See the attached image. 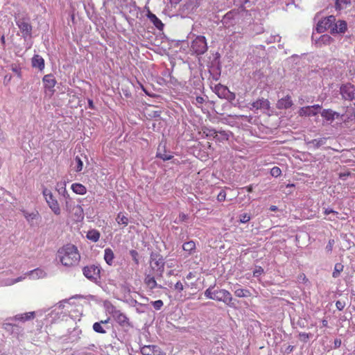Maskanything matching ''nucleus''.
Instances as JSON below:
<instances>
[{
	"label": "nucleus",
	"instance_id": "1",
	"mask_svg": "<svg viewBox=\"0 0 355 355\" xmlns=\"http://www.w3.org/2000/svg\"><path fill=\"white\" fill-rule=\"evenodd\" d=\"M57 258L63 266L73 267L78 264L80 254L76 246L68 243L58 250Z\"/></svg>",
	"mask_w": 355,
	"mask_h": 355
},
{
	"label": "nucleus",
	"instance_id": "2",
	"mask_svg": "<svg viewBox=\"0 0 355 355\" xmlns=\"http://www.w3.org/2000/svg\"><path fill=\"white\" fill-rule=\"evenodd\" d=\"M205 295L208 299L223 302L228 306H232L233 298L232 294L227 290L214 289V286H210L205 291Z\"/></svg>",
	"mask_w": 355,
	"mask_h": 355
},
{
	"label": "nucleus",
	"instance_id": "3",
	"mask_svg": "<svg viewBox=\"0 0 355 355\" xmlns=\"http://www.w3.org/2000/svg\"><path fill=\"white\" fill-rule=\"evenodd\" d=\"M106 311L112 316L113 319L118 324L123 328H130L132 327L131 322L127 315L121 312L112 304L106 305Z\"/></svg>",
	"mask_w": 355,
	"mask_h": 355
},
{
	"label": "nucleus",
	"instance_id": "4",
	"mask_svg": "<svg viewBox=\"0 0 355 355\" xmlns=\"http://www.w3.org/2000/svg\"><path fill=\"white\" fill-rule=\"evenodd\" d=\"M164 265L165 261L162 254L157 252L150 254V267L154 272L162 275L164 270Z\"/></svg>",
	"mask_w": 355,
	"mask_h": 355
},
{
	"label": "nucleus",
	"instance_id": "5",
	"mask_svg": "<svg viewBox=\"0 0 355 355\" xmlns=\"http://www.w3.org/2000/svg\"><path fill=\"white\" fill-rule=\"evenodd\" d=\"M42 194L48 206L53 214L56 216L60 215L61 208L60 204L53 193L47 188H44L42 191Z\"/></svg>",
	"mask_w": 355,
	"mask_h": 355
},
{
	"label": "nucleus",
	"instance_id": "6",
	"mask_svg": "<svg viewBox=\"0 0 355 355\" xmlns=\"http://www.w3.org/2000/svg\"><path fill=\"white\" fill-rule=\"evenodd\" d=\"M335 21L336 18L333 15L324 17L318 23L316 30L318 33L330 30L331 33H334V31H337V25H335Z\"/></svg>",
	"mask_w": 355,
	"mask_h": 355
},
{
	"label": "nucleus",
	"instance_id": "7",
	"mask_svg": "<svg viewBox=\"0 0 355 355\" xmlns=\"http://www.w3.org/2000/svg\"><path fill=\"white\" fill-rule=\"evenodd\" d=\"M240 15L236 10H231L227 12L223 18L222 23L227 29L234 28V26L240 21Z\"/></svg>",
	"mask_w": 355,
	"mask_h": 355
},
{
	"label": "nucleus",
	"instance_id": "8",
	"mask_svg": "<svg viewBox=\"0 0 355 355\" xmlns=\"http://www.w3.org/2000/svg\"><path fill=\"white\" fill-rule=\"evenodd\" d=\"M191 49L197 55H202L207 51V44L205 36H197L193 40L191 46Z\"/></svg>",
	"mask_w": 355,
	"mask_h": 355
},
{
	"label": "nucleus",
	"instance_id": "9",
	"mask_svg": "<svg viewBox=\"0 0 355 355\" xmlns=\"http://www.w3.org/2000/svg\"><path fill=\"white\" fill-rule=\"evenodd\" d=\"M321 107L320 105L302 107L298 110V114L300 116H314L319 113Z\"/></svg>",
	"mask_w": 355,
	"mask_h": 355
},
{
	"label": "nucleus",
	"instance_id": "10",
	"mask_svg": "<svg viewBox=\"0 0 355 355\" xmlns=\"http://www.w3.org/2000/svg\"><path fill=\"white\" fill-rule=\"evenodd\" d=\"M16 24L19 28L21 35L24 38H26L28 36H31L32 32V26L25 19H20L16 21Z\"/></svg>",
	"mask_w": 355,
	"mask_h": 355
},
{
	"label": "nucleus",
	"instance_id": "11",
	"mask_svg": "<svg viewBox=\"0 0 355 355\" xmlns=\"http://www.w3.org/2000/svg\"><path fill=\"white\" fill-rule=\"evenodd\" d=\"M340 94L344 99L352 101L354 98L355 87L350 83L343 85L340 87Z\"/></svg>",
	"mask_w": 355,
	"mask_h": 355
},
{
	"label": "nucleus",
	"instance_id": "12",
	"mask_svg": "<svg viewBox=\"0 0 355 355\" xmlns=\"http://www.w3.org/2000/svg\"><path fill=\"white\" fill-rule=\"evenodd\" d=\"M83 274L89 279L96 280L99 277L100 269L94 266H87L83 268Z\"/></svg>",
	"mask_w": 355,
	"mask_h": 355
},
{
	"label": "nucleus",
	"instance_id": "13",
	"mask_svg": "<svg viewBox=\"0 0 355 355\" xmlns=\"http://www.w3.org/2000/svg\"><path fill=\"white\" fill-rule=\"evenodd\" d=\"M141 353L142 355H166L158 346L157 345H144L141 348Z\"/></svg>",
	"mask_w": 355,
	"mask_h": 355
},
{
	"label": "nucleus",
	"instance_id": "14",
	"mask_svg": "<svg viewBox=\"0 0 355 355\" xmlns=\"http://www.w3.org/2000/svg\"><path fill=\"white\" fill-rule=\"evenodd\" d=\"M214 91L218 96L220 98H228L229 96H232V98H234L235 97L234 94L231 93L226 86L222 85L220 84L216 85L215 86Z\"/></svg>",
	"mask_w": 355,
	"mask_h": 355
},
{
	"label": "nucleus",
	"instance_id": "15",
	"mask_svg": "<svg viewBox=\"0 0 355 355\" xmlns=\"http://www.w3.org/2000/svg\"><path fill=\"white\" fill-rule=\"evenodd\" d=\"M322 117L327 121L331 123L335 119H338L340 116L338 112L333 111L331 109H324L321 112ZM344 115H341V117H344Z\"/></svg>",
	"mask_w": 355,
	"mask_h": 355
},
{
	"label": "nucleus",
	"instance_id": "16",
	"mask_svg": "<svg viewBox=\"0 0 355 355\" xmlns=\"http://www.w3.org/2000/svg\"><path fill=\"white\" fill-rule=\"evenodd\" d=\"M43 83L44 88L49 89L51 92L53 93L54 87L56 84V80L52 74H47L43 77Z\"/></svg>",
	"mask_w": 355,
	"mask_h": 355
},
{
	"label": "nucleus",
	"instance_id": "17",
	"mask_svg": "<svg viewBox=\"0 0 355 355\" xmlns=\"http://www.w3.org/2000/svg\"><path fill=\"white\" fill-rule=\"evenodd\" d=\"M251 110H268L270 108V102L268 99L261 98L252 103Z\"/></svg>",
	"mask_w": 355,
	"mask_h": 355
},
{
	"label": "nucleus",
	"instance_id": "18",
	"mask_svg": "<svg viewBox=\"0 0 355 355\" xmlns=\"http://www.w3.org/2000/svg\"><path fill=\"white\" fill-rule=\"evenodd\" d=\"M35 317V312L31 311V312H27V313H24L17 314L12 318V320L25 322L28 320L34 319Z\"/></svg>",
	"mask_w": 355,
	"mask_h": 355
},
{
	"label": "nucleus",
	"instance_id": "19",
	"mask_svg": "<svg viewBox=\"0 0 355 355\" xmlns=\"http://www.w3.org/2000/svg\"><path fill=\"white\" fill-rule=\"evenodd\" d=\"M293 105L291 97L289 95L279 99L277 102V108L282 109H288L290 108Z\"/></svg>",
	"mask_w": 355,
	"mask_h": 355
},
{
	"label": "nucleus",
	"instance_id": "20",
	"mask_svg": "<svg viewBox=\"0 0 355 355\" xmlns=\"http://www.w3.org/2000/svg\"><path fill=\"white\" fill-rule=\"evenodd\" d=\"M64 209L69 214L72 210L74 209L75 207L77 205H76L74 200L73 198L70 196L69 193L68 192H64Z\"/></svg>",
	"mask_w": 355,
	"mask_h": 355
},
{
	"label": "nucleus",
	"instance_id": "21",
	"mask_svg": "<svg viewBox=\"0 0 355 355\" xmlns=\"http://www.w3.org/2000/svg\"><path fill=\"white\" fill-rule=\"evenodd\" d=\"M32 66L33 67L37 68L42 71L44 68V60L39 55H35L32 58Z\"/></svg>",
	"mask_w": 355,
	"mask_h": 355
},
{
	"label": "nucleus",
	"instance_id": "22",
	"mask_svg": "<svg viewBox=\"0 0 355 355\" xmlns=\"http://www.w3.org/2000/svg\"><path fill=\"white\" fill-rule=\"evenodd\" d=\"M110 318H107L105 320H101L100 322H94L93 324V329L96 333L105 334L106 331L102 327V324H107L110 322Z\"/></svg>",
	"mask_w": 355,
	"mask_h": 355
},
{
	"label": "nucleus",
	"instance_id": "23",
	"mask_svg": "<svg viewBox=\"0 0 355 355\" xmlns=\"http://www.w3.org/2000/svg\"><path fill=\"white\" fill-rule=\"evenodd\" d=\"M72 191L78 195H84L87 193V188L80 183H73L71 186Z\"/></svg>",
	"mask_w": 355,
	"mask_h": 355
},
{
	"label": "nucleus",
	"instance_id": "24",
	"mask_svg": "<svg viewBox=\"0 0 355 355\" xmlns=\"http://www.w3.org/2000/svg\"><path fill=\"white\" fill-rule=\"evenodd\" d=\"M114 259V252L111 248H105L104 251V259L105 262L109 265L112 266Z\"/></svg>",
	"mask_w": 355,
	"mask_h": 355
},
{
	"label": "nucleus",
	"instance_id": "25",
	"mask_svg": "<svg viewBox=\"0 0 355 355\" xmlns=\"http://www.w3.org/2000/svg\"><path fill=\"white\" fill-rule=\"evenodd\" d=\"M71 216H75L76 220H81L84 218V211L81 205H77L74 209L69 214Z\"/></svg>",
	"mask_w": 355,
	"mask_h": 355
},
{
	"label": "nucleus",
	"instance_id": "26",
	"mask_svg": "<svg viewBox=\"0 0 355 355\" xmlns=\"http://www.w3.org/2000/svg\"><path fill=\"white\" fill-rule=\"evenodd\" d=\"M101 236L99 231L93 229L87 232L86 237L87 239L92 242H97Z\"/></svg>",
	"mask_w": 355,
	"mask_h": 355
},
{
	"label": "nucleus",
	"instance_id": "27",
	"mask_svg": "<svg viewBox=\"0 0 355 355\" xmlns=\"http://www.w3.org/2000/svg\"><path fill=\"white\" fill-rule=\"evenodd\" d=\"M196 243L193 241H189L188 242H185L182 245V249L189 253V254H192L196 252Z\"/></svg>",
	"mask_w": 355,
	"mask_h": 355
},
{
	"label": "nucleus",
	"instance_id": "28",
	"mask_svg": "<svg viewBox=\"0 0 355 355\" xmlns=\"http://www.w3.org/2000/svg\"><path fill=\"white\" fill-rule=\"evenodd\" d=\"M229 139V133L226 131H217L215 135V140L218 142H223Z\"/></svg>",
	"mask_w": 355,
	"mask_h": 355
},
{
	"label": "nucleus",
	"instance_id": "29",
	"mask_svg": "<svg viewBox=\"0 0 355 355\" xmlns=\"http://www.w3.org/2000/svg\"><path fill=\"white\" fill-rule=\"evenodd\" d=\"M116 221L119 225H123L124 226L128 225L129 223L128 216L123 212H119L117 214Z\"/></svg>",
	"mask_w": 355,
	"mask_h": 355
},
{
	"label": "nucleus",
	"instance_id": "30",
	"mask_svg": "<svg viewBox=\"0 0 355 355\" xmlns=\"http://www.w3.org/2000/svg\"><path fill=\"white\" fill-rule=\"evenodd\" d=\"M21 211L26 220L29 223L33 221L39 216L37 211L28 212L26 210H22Z\"/></svg>",
	"mask_w": 355,
	"mask_h": 355
},
{
	"label": "nucleus",
	"instance_id": "31",
	"mask_svg": "<svg viewBox=\"0 0 355 355\" xmlns=\"http://www.w3.org/2000/svg\"><path fill=\"white\" fill-rule=\"evenodd\" d=\"M144 282L150 289H153L157 286L156 280L153 277H151L150 275H147L145 277Z\"/></svg>",
	"mask_w": 355,
	"mask_h": 355
},
{
	"label": "nucleus",
	"instance_id": "32",
	"mask_svg": "<svg viewBox=\"0 0 355 355\" xmlns=\"http://www.w3.org/2000/svg\"><path fill=\"white\" fill-rule=\"evenodd\" d=\"M234 295L238 297H250V291L248 289L238 288L234 291Z\"/></svg>",
	"mask_w": 355,
	"mask_h": 355
},
{
	"label": "nucleus",
	"instance_id": "33",
	"mask_svg": "<svg viewBox=\"0 0 355 355\" xmlns=\"http://www.w3.org/2000/svg\"><path fill=\"white\" fill-rule=\"evenodd\" d=\"M149 18L151 20V21L153 23V24L158 28V29H162L164 24H162V21L157 17V16L154 14H150Z\"/></svg>",
	"mask_w": 355,
	"mask_h": 355
},
{
	"label": "nucleus",
	"instance_id": "34",
	"mask_svg": "<svg viewBox=\"0 0 355 355\" xmlns=\"http://www.w3.org/2000/svg\"><path fill=\"white\" fill-rule=\"evenodd\" d=\"M350 3V0H336V9L342 10L346 8L347 6Z\"/></svg>",
	"mask_w": 355,
	"mask_h": 355
},
{
	"label": "nucleus",
	"instance_id": "35",
	"mask_svg": "<svg viewBox=\"0 0 355 355\" xmlns=\"http://www.w3.org/2000/svg\"><path fill=\"white\" fill-rule=\"evenodd\" d=\"M335 25H337V31H334V33H345L347 30V23L345 21L340 20L337 24L335 23Z\"/></svg>",
	"mask_w": 355,
	"mask_h": 355
},
{
	"label": "nucleus",
	"instance_id": "36",
	"mask_svg": "<svg viewBox=\"0 0 355 355\" xmlns=\"http://www.w3.org/2000/svg\"><path fill=\"white\" fill-rule=\"evenodd\" d=\"M343 268L344 266L341 263H336L334 266V270L332 273L333 277L337 278L339 277L340 272L343 270Z\"/></svg>",
	"mask_w": 355,
	"mask_h": 355
},
{
	"label": "nucleus",
	"instance_id": "37",
	"mask_svg": "<svg viewBox=\"0 0 355 355\" xmlns=\"http://www.w3.org/2000/svg\"><path fill=\"white\" fill-rule=\"evenodd\" d=\"M202 132L203 134L206 135V137H212L215 139V135H216L217 132L216 130L204 127L202 128Z\"/></svg>",
	"mask_w": 355,
	"mask_h": 355
},
{
	"label": "nucleus",
	"instance_id": "38",
	"mask_svg": "<svg viewBox=\"0 0 355 355\" xmlns=\"http://www.w3.org/2000/svg\"><path fill=\"white\" fill-rule=\"evenodd\" d=\"M75 161L76 163V171L77 172L81 171L83 170V163L81 159L77 156L75 158Z\"/></svg>",
	"mask_w": 355,
	"mask_h": 355
},
{
	"label": "nucleus",
	"instance_id": "39",
	"mask_svg": "<svg viewBox=\"0 0 355 355\" xmlns=\"http://www.w3.org/2000/svg\"><path fill=\"white\" fill-rule=\"evenodd\" d=\"M270 174H271L272 176H273L275 178H277V177L281 175L282 171H281V169L279 167L274 166L270 170Z\"/></svg>",
	"mask_w": 355,
	"mask_h": 355
},
{
	"label": "nucleus",
	"instance_id": "40",
	"mask_svg": "<svg viewBox=\"0 0 355 355\" xmlns=\"http://www.w3.org/2000/svg\"><path fill=\"white\" fill-rule=\"evenodd\" d=\"M311 334L305 332L299 334V338L301 341L306 343L310 338Z\"/></svg>",
	"mask_w": 355,
	"mask_h": 355
},
{
	"label": "nucleus",
	"instance_id": "41",
	"mask_svg": "<svg viewBox=\"0 0 355 355\" xmlns=\"http://www.w3.org/2000/svg\"><path fill=\"white\" fill-rule=\"evenodd\" d=\"M11 70L15 73L18 77L21 78V70L19 67H18L16 64H12L11 65Z\"/></svg>",
	"mask_w": 355,
	"mask_h": 355
},
{
	"label": "nucleus",
	"instance_id": "42",
	"mask_svg": "<svg viewBox=\"0 0 355 355\" xmlns=\"http://www.w3.org/2000/svg\"><path fill=\"white\" fill-rule=\"evenodd\" d=\"M226 196H227V194H226L225 191L223 190V189L221 190L220 191V193L217 196V200L218 202H223V201H225V199H226Z\"/></svg>",
	"mask_w": 355,
	"mask_h": 355
},
{
	"label": "nucleus",
	"instance_id": "43",
	"mask_svg": "<svg viewBox=\"0 0 355 355\" xmlns=\"http://www.w3.org/2000/svg\"><path fill=\"white\" fill-rule=\"evenodd\" d=\"M130 254L136 264L139 263L138 256L139 254L135 250H131Z\"/></svg>",
	"mask_w": 355,
	"mask_h": 355
},
{
	"label": "nucleus",
	"instance_id": "44",
	"mask_svg": "<svg viewBox=\"0 0 355 355\" xmlns=\"http://www.w3.org/2000/svg\"><path fill=\"white\" fill-rule=\"evenodd\" d=\"M250 220V216L248 214L245 213L240 216L239 221L241 223H245L248 222Z\"/></svg>",
	"mask_w": 355,
	"mask_h": 355
},
{
	"label": "nucleus",
	"instance_id": "45",
	"mask_svg": "<svg viewBox=\"0 0 355 355\" xmlns=\"http://www.w3.org/2000/svg\"><path fill=\"white\" fill-rule=\"evenodd\" d=\"M156 156L157 157H159L160 159H163L164 161L170 160L173 158V155L162 154L160 153H157Z\"/></svg>",
	"mask_w": 355,
	"mask_h": 355
},
{
	"label": "nucleus",
	"instance_id": "46",
	"mask_svg": "<svg viewBox=\"0 0 355 355\" xmlns=\"http://www.w3.org/2000/svg\"><path fill=\"white\" fill-rule=\"evenodd\" d=\"M153 307L156 310H159L164 305L163 302L161 300H158L152 302Z\"/></svg>",
	"mask_w": 355,
	"mask_h": 355
},
{
	"label": "nucleus",
	"instance_id": "47",
	"mask_svg": "<svg viewBox=\"0 0 355 355\" xmlns=\"http://www.w3.org/2000/svg\"><path fill=\"white\" fill-rule=\"evenodd\" d=\"M334 243H335V241L334 239L329 240V242L325 248L327 252H329V253L331 252Z\"/></svg>",
	"mask_w": 355,
	"mask_h": 355
},
{
	"label": "nucleus",
	"instance_id": "48",
	"mask_svg": "<svg viewBox=\"0 0 355 355\" xmlns=\"http://www.w3.org/2000/svg\"><path fill=\"white\" fill-rule=\"evenodd\" d=\"M355 119V112L352 111L349 114L347 115V117L343 119L344 123H347L350 121H353Z\"/></svg>",
	"mask_w": 355,
	"mask_h": 355
},
{
	"label": "nucleus",
	"instance_id": "49",
	"mask_svg": "<svg viewBox=\"0 0 355 355\" xmlns=\"http://www.w3.org/2000/svg\"><path fill=\"white\" fill-rule=\"evenodd\" d=\"M174 289L178 292H182L184 290V285L181 282H178L175 286Z\"/></svg>",
	"mask_w": 355,
	"mask_h": 355
},
{
	"label": "nucleus",
	"instance_id": "50",
	"mask_svg": "<svg viewBox=\"0 0 355 355\" xmlns=\"http://www.w3.org/2000/svg\"><path fill=\"white\" fill-rule=\"evenodd\" d=\"M25 279V277H19L18 278H16V279H11L10 283L8 284L7 285H12V284H15L20 281H22L23 279Z\"/></svg>",
	"mask_w": 355,
	"mask_h": 355
},
{
	"label": "nucleus",
	"instance_id": "51",
	"mask_svg": "<svg viewBox=\"0 0 355 355\" xmlns=\"http://www.w3.org/2000/svg\"><path fill=\"white\" fill-rule=\"evenodd\" d=\"M205 102V99L202 96H197L196 98V104L198 105V107H200L203 103Z\"/></svg>",
	"mask_w": 355,
	"mask_h": 355
},
{
	"label": "nucleus",
	"instance_id": "52",
	"mask_svg": "<svg viewBox=\"0 0 355 355\" xmlns=\"http://www.w3.org/2000/svg\"><path fill=\"white\" fill-rule=\"evenodd\" d=\"M188 215L184 213H180L179 214V220L180 222H184L188 220Z\"/></svg>",
	"mask_w": 355,
	"mask_h": 355
},
{
	"label": "nucleus",
	"instance_id": "53",
	"mask_svg": "<svg viewBox=\"0 0 355 355\" xmlns=\"http://www.w3.org/2000/svg\"><path fill=\"white\" fill-rule=\"evenodd\" d=\"M345 306V303L339 300L336 302V306L339 311H342L344 309Z\"/></svg>",
	"mask_w": 355,
	"mask_h": 355
},
{
	"label": "nucleus",
	"instance_id": "54",
	"mask_svg": "<svg viewBox=\"0 0 355 355\" xmlns=\"http://www.w3.org/2000/svg\"><path fill=\"white\" fill-rule=\"evenodd\" d=\"M263 272V270L261 267H259L258 268H257L254 272H253V275L254 277H257L259 276V275L262 274Z\"/></svg>",
	"mask_w": 355,
	"mask_h": 355
},
{
	"label": "nucleus",
	"instance_id": "55",
	"mask_svg": "<svg viewBox=\"0 0 355 355\" xmlns=\"http://www.w3.org/2000/svg\"><path fill=\"white\" fill-rule=\"evenodd\" d=\"M312 143L317 147H319L320 146H321L324 144V141H323V139H319V140L313 139L312 141Z\"/></svg>",
	"mask_w": 355,
	"mask_h": 355
},
{
	"label": "nucleus",
	"instance_id": "56",
	"mask_svg": "<svg viewBox=\"0 0 355 355\" xmlns=\"http://www.w3.org/2000/svg\"><path fill=\"white\" fill-rule=\"evenodd\" d=\"M324 214L325 215H328L329 214H338V213L336 211H334L333 209H325L324 211Z\"/></svg>",
	"mask_w": 355,
	"mask_h": 355
},
{
	"label": "nucleus",
	"instance_id": "57",
	"mask_svg": "<svg viewBox=\"0 0 355 355\" xmlns=\"http://www.w3.org/2000/svg\"><path fill=\"white\" fill-rule=\"evenodd\" d=\"M350 175V173H339V178L345 180L347 177Z\"/></svg>",
	"mask_w": 355,
	"mask_h": 355
},
{
	"label": "nucleus",
	"instance_id": "58",
	"mask_svg": "<svg viewBox=\"0 0 355 355\" xmlns=\"http://www.w3.org/2000/svg\"><path fill=\"white\" fill-rule=\"evenodd\" d=\"M58 191L62 194V196L64 198V192H68L67 191V189H66V187L65 185H64V187H62L60 189H58Z\"/></svg>",
	"mask_w": 355,
	"mask_h": 355
},
{
	"label": "nucleus",
	"instance_id": "59",
	"mask_svg": "<svg viewBox=\"0 0 355 355\" xmlns=\"http://www.w3.org/2000/svg\"><path fill=\"white\" fill-rule=\"evenodd\" d=\"M42 271L41 270L36 269V270L30 271L29 272L27 273V275H31V274H34V273H36L37 275H38L39 273H42Z\"/></svg>",
	"mask_w": 355,
	"mask_h": 355
},
{
	"label": "nucleus",
	"instance_id": "60",
	"mask_svg": "<svg viewBox=\"0 0 355 355\" xmlns=\"http://www.w3.org/2000/svg\"><path fill=\"white\" fill-rule=\"evenodd\" d=\"M243 189H246V191H247L248 192H249V193H251V192H252V191H253V187H252V184L248 185V186H247V187H244Z\"/></svg>",
	"mask_w": 355,
	"mask_h": 355
},
{
	"label": "nucleus",
	"instance_id": "61",
	"mask_svg": "<svg viewBox=\"0 0 355 355\" xmlns=\"http://www.w3.org/2000/svg\"><path fill=\"white\" fill-rule=\"evenodd\" d=\"M88 106L90 109H94V105L92 100H88Z\"/></svg>",
	"mask_w": 355,
	"mask_h": 355
},
{
	"label": "nucleus",
	"instance_id": "62",
	"mask_svg": "<svg viewBox=\"0 0 355 355\" xmlns=\"http://www.w3.org/2000/svg\"><path fill=\"white\" fill-rule=\"evenodd\" d=\"M294 349V347L293 345H288L286 349V352L287 353H291V352H293Z\"/></svg>",
	"mask_w": 355,
	"mask_h": 355
},
{
	"label": "nucleus",
	"instance_id": "63",
	"mask_svg": "<svg viewBox=\"0 0 355 355\" xmlns=\"http://www.w3.org/2000/svg\"><path fill=\"white\" fill-rule=\"evenodd\" d=\"M278 209L277 207L275 205H271L270 207V210L272 211H276Z\"/></svg>",
	"mask_w": 355,
	"mask_h": 355
},
{
	"label": "nucleus",
	"instance_id": "64",
	"mask_svg": "<svg viewBox=\"0 0 355 355\" xmlns=\"http://www.w3.org/2000/svg\"><path fill=\"white\" fill-rule=\"evenodd\" d=\"M322 325H323L324 327H327V324H328V322H327V320H322Z\"/></svg>",
	"mask_w": 355,
	"mask_h": 355
}]
</instances>
